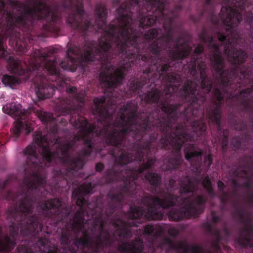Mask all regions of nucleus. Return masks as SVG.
<instances>
[{
	"instance_id": "obj_1",
	"label": "nucleus",
	"mask_w": 253,
	"mask_h": 253,
	"mask_svg": "<svg viewBox=\"0 0 253 253\" xmlns=\"http://www.w3.org/2000/svg\"><path fill=\"white\" fill-rule=\"evenodd\" d=\"M46 139L42 137L40 133L35 134L32 146L27 147L26 149V153L29 155L30 161L36 159V149L42 151L41 155L42 158L48 161L51 160L53 155L51 154L48 149L46 147Z\"/></svg>"
},
{
	"instance_id": "obj_2",
	"label": "nucleus",
	"mask_w": 253,
	"mask_h": 253,
	"mask_svg": "<svg viewBox=\"0 0 253 253\" xmlns=\"http://www.w3.org/2000/svg\"><path fill=\"white\" fill-rule=\"evenodd\" d=\"M221 12L223 23L227 27L234 26L241 21L240 13L230 7H223Z\"/></svg>"
},
{
	"instance_id": "obj_3",
	"label": "nucleus",
	"mask_w": 253,
	"mask_h": 253,
	"mask_svg": "<svg viewBox=\"0 0 253 253\" xmlns=\"http://www.w3.org/2000/svg\"><path fill=\"white\" fill-rule=\"evenodd\" d=\"M123 71L122 69L111 68L109 69L105 79H102V81L106 82L108 85L112 87L121 82L123 77Z\"/></svg>"
},
{
	"instance_id": "obj_4",
	"label": "nucleus",
	"mask_w": 253,
	"mask_h": 253,
	"mask_svg": "<svg viewBox=\"0 0 253 253\" xmlns=\"http://www.w3.org/2000/svg\"><path fill=\"white\" fill-rule=\"evenodd\" d=\"M22 130H25L26 133H29L32 130L31 123L24 116L17 119L12 131L15 134L18 135Z\"/></svg>"
},
{
	"instance_id": "obj_5",
	"label": "nucleus",
	"mask_w": 253,
	"mask_h": 253,
	"mask_svg": "<svg viewBox=\"0 0 253 253\" xmlns=\"http://www.w3.org/2000/svg\"><path fill=\"white\" fill-rule=\"evenodd\" d=\"M3 111L8 114L13 115L15 117H19L24 115L25 111L22 109L20 104L6 105L3 107Z\"/></svg>"
},
{
	"instance_id": "obj_6",
	"label": "nucleus",
	"mask_w": 253,
	"mask_h": 253,
	"mask_svg": "<svg viewBox=\"0 0 253 253\" xmlns=\"http://www.w3.org/2000/svg\"><path fill=\"white\" fill-rule=\"evenodd\" d=\"M128 20L127 18L124 17L123 19L122 25L119 28V32L120 33L121 35L125 39L126 38L128 39H130V36L129 35L130 34V32L131 31V30L129 28L128 24Z\"/></svg>"
},
{
	"instance_id": "obj_7",
	"label": "nucleus",
	"mask_w": 253,
	"mask_h": 253,
	"mask_svg": "<svg viewBox=\"0 0 253 253\" xmlns=\"http://www.w3.org/2000/svg\"><path fill=\"white\" fill-rule=\"evenodd\" d=\"M2 82L5 85L13 87V86L19 84L20 83V80L15 76L6 75L3 77Z\"/></svg>"
},
{
	"instance_id": "obj_8",
	"label": "nucleus",
	"mask_w": 253,
	"mask_h": 253,
	"mask_svg": "<svg viewBox=\"0 0 253 253\" xmlns=\"http://www.w3.org/2000/svg\"><path fill=\"white\" fill-rule=\"evenodd\" d=\"M14 246V242L6 237L4 241L0 240V249L2 251L11 250Z\"/></svg>"
},
{
	"instance_id": "obj_9",
	"label": "nucleus",
	"mask_w": 253,
	"mask_h": 253,
	"mask_svg": "<svg viewBox=\"0 0 253 253\" xmlns=\"http://www.w3.org/2000/svg\"><path fill=\"white\" fill-rule=\"evenodd\" d=\"M34 10L36 12H41L42 14L43 15L41 16V17L43 18L47 16L49 14L50 9L44 4L42 3L37 6Z\"/></svg>"
},
{
	"instance_id": "obj_10",
	"label": "nucleus",
	"mask_w": 253,
	"mask_h": 253,
	"mask_svg": "<svg viewBox=\"0 0 253 253\" xmlns=\"http://www.w3.org/2000/svg\"><path fill=\"white\" fill-rule=\"evenodd\" d=\"M226 53L228 55V56H231L234 59L233 62L235 64H240L242 63L243 60L244 55L242 53L236 52L233 53V55H229V53L226 50Z\"/></svg>"
},
{
	"instance_id": "obj_11",
	"label": "nucleus",
	"mask_w": 253,
	"mask_h": 253,
	"mask_svg": "<svg viewBox=\"0 0 253 253\" xmlns=\"http://www.w3.org/2000/svg\"><path fill=\"white\" fill-rule=\"evenodd\" d=\"M155 20L153 17H146L141 20V24L142 26L151 25L155 22Z\"/></svg>"
},
{
	"instance_id": "obj_12",
	"label": "nucleus",
	"mask_w": 253,
	"mask_h": 253,
	"mask_svg": "<svg viewBox=\"0 0 253 253\" xmlns=\"http://www.w3.org/2000/svg\"><path fill=\"white\" fill-rule=\"evenodd\" d=\"M46 68L51 74H56L57 73L54 62H50L47 63Z\"/></svg>"
},
{
	"instance_id": "obj_13",
	"label": "nucleus",
	"mask_w": 253,
	"mask_h": 253,
	"mask_svg": "<svg viewBox=\"0 0 253 253\" xmlns=\"http://www.w3.org/2000/svg\"><path fill=\"white\" fill-rule=\"evenodd\" d=\"M40 118L42 122H48L51 120L50 114L47 113L41 114Z\"/></svg>"
},
{
	"instance_id": "obj_14",
	"label": "nucleus",
	"mask_w": 253,
	"mask_h": 253,
	"mask_svg": "<svg viewBox=\"0 0 253 253\" xmlns=\"http://www.w3.org/2000/svg\"><path fill=\"white\" fill-rule=\"evenodd\" d=\"M200 153L196 151H192L190 152H186V158L187 160H189L192 157L197 156L200 154Z\"/></svg>"
},
{
	"instance_id": "obj_15",
	"label": "nucleus",
	"mask_w": 253,
	"mask_h": 253,
	"mask_svg": "<svg viewBox=\"0 0 253 253\" xmlns=\"http://www.w3.org/2000/svg\"><path fill=\"white\" fill-rule=\"evenodd\" d=\"M203 185H204V186L208 190H210V189L211 188V182L209 181V179H208V178H206L204 180Z\"/></svg>"
},
{
	"instance_id": "obj_16",
	"label": "nucleus",
	"mask_w": 253,
	"mask_h": 253,
	"mask_svg": "<svg viewBox=\"0 0 253 253\" xmlns=\"http://www.w3.org/2000/svg\"><path fill=\"white\" fill-rule=\"evenodd\" d=\"M5 51L2 44V41L0 40V56L4 57Z\"/></svg>"
},
{
	"instance_id": "obj_17",
	"label": "nucleus",
	"mask_w": 253,
	"mask_h": 253,
	"mask_svg": "<svg viewBox=\"0 0 253 253\" xmlns=\"http://www.w3.org/2000/svg\"><path fill=\"white\" fill-rule=\"evenodd\" d=\"M157 31L156 29H152L149 32V38H153L157 36Z\"/></svg>"
},
{
	"instance_id": "obj_18",
	"label": "nucleus",
	"mask_w": 253,
	"mask_h": 253,
	"mask_svg": "<svg viewBox=\"0 0 253 253\" xmlns=\"http://www.w3.org/2000/svg\"><path fill=\"white\" fill-rule=\"evenodd\" d=\"M191 252L192 253H203L202 252V249L198 247H193L191 249Z\"/></svg>"
},
{
	"instance_id": "obj_19",
	"label": "nucleus",
	"mask_w": 253,
	"mask_h": 253,
	"mask_svg": "<svg viewBox=\"0 0 253 253\" xmlns=\"http://www.w3.org/2000/svg\"><path fill=\"white\" fill-rule=\"evenodd\" d=\"M105 99L103 97H101L100 98H96L94 99V102L96 105H99V104L102 103L104 102Z\"/></svg>"
},
{
	"instance_id": "obj_20",
	"label": "nucleus",
	"mask_w": 253,
	"mask_h": 253,
	"mask_svg": "<svg viewBox=\"0 0 253 253\" xmlns=\"http://www.w3.org/2000/svg\"><path fill=\"white\" fill-rule=\"evenodd\" d=\"M213 62L216 65H220L222 63V60L219 56L214 57Z\"/></svg>"
},
{
	"instance_id": "obj_21",
	"label": "nucleus",
	"mask_w": 253,
	"mask_h": 253,
	"mask_svg": "<svg viewBox=\"0 0 253 253\" xmlns=\"http://www.w3.org/2000/svg\"><path fill=\"white\" fill-rule=\"evenodd\" d=\"M156 203L159 205L160 206L163 207H168V206H169L170 205H172V204L171 203H168V204L167 205H165L163 203H162V201L160 200V199H156Z\"/></svg>"
},
{
	"instance_id": "obj_22",
	"label": "nucleus",
	"mask_w": 253,
	"mask_h": 253,
	"mask_svg": "<svg viewBox=\"0 0 253 253\" xmlns=\"http://www.w3.org/2000/svg\"><path fill=\"white\" fill-rule=\"evenodd\" d=\"M84 60L85 61H89L92 60L91 58V53H88L86 55H85Z\"/></svg>"
},
{
	"instance_id": "obj_23",
	"label": "nucleus",
	"mask_w": 253,
	"mask_h": 253,
	"mask_svg": "<svg viewBox=\"0 0 253 253\" xmlns=\"http://www.w3.org/2000/svg\"><path fill=\"white\" fill-rule=\"evenodd\" d=\"M103 168V166L102 164H98L96 166V169L97 171H101Z\"/></svg>"
},
{
	"instance_id": "obj_24",
	"label": "nucleus",
	"mask_w": 253,
	"mask_h": 253,
	"mask_svg": "<svg viewBox=\"0 0 253 253\" xmlns=\"http://www.w3.org/2000/svg\"><path fill=\"white\" fill-rule=\"evenodd\" d=\"M202 50H203L202 47L201 46H199L195 50V52L196 53H200L202 51Z\"/></svg>"
},
{
	"instance_id": "obj_25",
	"label": "nucleus",
	"mask_w": 253,
	"mask_h": 253,
	"mask_svg": "<svg viewBox=\"0 0 253 253\" xmlns=\"http://www.w3.org/2000/svg\"><path fill=\"white\" fill-rule=\"evenodd\" d=\"M84 200L83 199H78L77 201V205H78L79 206H83L84 205Z\"/></svg>"
},
{
	"instance_id": "obj_26",
	"label": "nucleus",
	"mask_w": 253,
	"mask_h": 253,
	"mask_svg": "<svg viewBox=\"0 0 253 253\" xmlns=\"http://www.w3.org/2000/svg\"><path fill=\"white\" fill-rule=\"evenodd\" d=\"M116 29V28L114 26H111L110 28V30L107 31V33L109 35H112L113 34V31Z\"/></svg>"
},
{
	"instance_id": "obj_27",
	"label": "nucleus",
	"mask_w": 253,
	"mask_h": 253,
	"mask_svg": "<svg viewBox=\"0 0 253 253\" xmlns=\"http://www.w3.org/2000/svg\"><path fill=\"white\" fill-rule=\"evenodd\" d=\"M53 95V94H51V95H44L43 96H39V95H38V96L39 98H49L52 95Z\"/></svg>"
},
{
	"instance_id": "obj_28",
	"label": "nucleus",
	"mask_w": 253,
	"mask_h": 253,
	"mask_svg": "<svg viewBox=\"0 0 253 253\" xmlns=\"http://www.w3.org/2000/svg\"><path fill=\"white\" fill-rule=\"evenodd\" d=\"M109 47V45L108 43H105L104 45H102L101 48L103 50H105Z\"/></svg>"
},
{
	"instance_id": "obj_29",
	"label": "nucleus",
	"mask_w": 253,
	"mask_h": 253,
	"mask_svg": "<svg viewBox=\"0 0 253 253\" xmlns=\"http://www.w3.org/2000/svg\"><path fill=\"white\" fill-rule=\"evenodd\" d=\"M223 185H224L223 183L221 181H219L218 183V186L220 189H221L222 188V187L223 186Z\"/></svg>"
},
{
	"instance_id": "obj_30",
	"label": "nucleus",
	"mask_w": 253,
	"mask_h": 253,
	"mask_svg": "<svg viewBox=\"0 0 253 253\" xmlns=\"http://www.w3.org/2000/svg\"><path fill=\"white\" fill-rule=\"evenodd\" d=\"M225 39V37L224 36H220L219 37V39L220 41H223Z\"/></svg>"
},
{
	"instance_id": "obj_31",
	"label": "nucleus",
	"mask_w": 253,
	"mask_h": 253,
	"mask_svg": "<svg viewBox=\"0 0 253 253\" xmlns=\"http://www.w3.org/2000/svg\"><path fill=\"white\" fill-rule=\"evenodd\" d=\"M172 229L169 230V234L170 235H172V236H174L176 235V233H173L172 232Z\"/></svg>"
},
{
	"instance_id": "obj_32",
	"label": "nucleus",
	"mask_w": 253,
	"mask_h": 253,
	"mask_svg": "<svg viewBox=\"0 0 253 253\" xmlns=\"http://www.w3.org/2000/svg\"><path fill=\"white\" fill-rule=\"evenodd\" d=\"M70 65H68V66H64L63 65H62V67L63 68H65V69H68L69 68V66Z\"/></svg>"
},
{
	"instance_id": "obj_33",
	"label": "nucleus",
	"mask_w": 253,
	"mask_h": 253,
	"mask_svg": "<svg viewBox=\"0 0 253 253\" xmlns=\"http://www.w3.org/2000/svg\"><path fill=\"white\" fill-rule=\"evenodd\" d=\"M211 88V86H209L207 87V88L206 89V92H209Z\"/></svg>"
},
{
	"instance_id": "obj_34",
	"label": "nucleus",
	"mask_w": 253,
	"mask_h": 253,
	"mask_svg": "<svg viewBox=\"0 0 253 253\" xmlns=\"http://www.w3.org/2000/svg\"><path fill=\"white\" fill-rule=\"evenodd\" d=\"M48 90H50L52 91H53V89L52 88L44 89V93H45L47 91H48Z\"/></svg>"
},
{
	"instance_id": "obj_35",
	"label": "nucleus",
	"mask_w": 253,
	"mask_h": 253,
	"mask_svg": "<svg viewBox=\"0 0 253 253\" xmlns=\"http://www.w3.org/2000/svg\"><path fill=\"white\" fill-rule=\"evenodd\" d=\"M149 228H150V230H149V231H145L147 233H151V228H151V227H150Z\"/></svg>"
},
{
	"instance_id": "obj_36",
	"label": "nucleus",
	"mask_w": 253,
	"mask_h": 253,
	"mask_svg": "<svg viewBox=\"0 0 253 253\" xmlns=\"http://www.w3.org/2000/svg\"><path fill=\"white\" fill-rule=\"evenodd\" d=\"M76 90V88H71V89H70V91H73V92H74V91H75Z\"/></svg>"
},
{
	"instance_id": "obj_37",
	"label": "nucleus",
	"mask_w": 253,
	"mask_h": 253,
	"mask_svg": "<svg viewBox=\"0 0 253 253\" xmlns=\"http://www.w3.org/2000/svg\"><path fill=\"white\" fill-rule=\"evenodd\" d=\"M172 218H173V219L174 220H178V219H179V217H175V216L173 217Z\"/></svg>"
},
{
	"instance_id": "obj_38",
	"label": "nucleus",
	"mask_w": 253,
	"mask_h": 253,
	"mask_svg": "<svg viewBox=\"0 0 253 253\" xmlns=\"http://www.w3.org/2000/svg\"><path fill=\"white\" fill-rule=\"evenodd\" d=\"M216 95V97L217 98V99L218 100H220L221 99V97L220 96H218L217 94Z\"/></svg>"
},
{
	"instance_id": "obj_39",
	"label": "nucleus",
	"mask_w": 253,
	"mask_h": 253,
	"mask_svg": "<svg viewBox=\"0 0 253 253\" xmlns=\"http://www.w3.org/2000/svg\"><path fill=\"white\" fill-rule=\"evenodd\" d=\"M204 84H205L204 83H203V84H202V87L203 88H205V86H204Z\"/></svg>"
},
{
	"instance_id": "obj_40",
	"label": "nucleus",
	"mask_w": 253,
	"mask_h": 253,
	"mask_svg": "<svg viewBox=\"0 0 253 253\" xmlns=\"http://www.w3.org/2000/svg\"><path fill=\"white\" fill-rule=\"evenodd\" d=\"M231 33H232V35H233V36L234 37H235L234 32L233 31H231Z\"/></svg>"
},
{
	"instance_id": "obj_41",
	"label": "nucleus",
	"mask_w": 253,
	"mask_h": 253,
	"mask_svg": "<svg viewBox=\"0 0 253 253\" xmlns=\"http://www.w3.org/2000/svg\"><path fill=\"white\" fill-rule=\"evenodd\" d=\"M228 42H229V43L230 44V43H231L233 42H232V41H230V40L229 39Z\"/></svg>"
},
{
	"instance_id": "obj_42",
	"label": "nucleus",
	"mask_w": 253,
	"mask_h": 253,
	"mask_svg": "<svg viewBox=\"0 0 253 253\" xmlns=\"http://www.w3.org/2000/svg\"><path fill=\"white\" fill-rule=\"evenodd\" d=\"M183 56H186L187 55V53H183Z\"/></svg>"
},
{
	"instance_id": "obj_43",
	"label": "nucleus",
	"mask_w": 253,
	"mask_h": 253,
	"mask_svg": "<svg viewBox=\"0 0 253 253\" xmlns=\"http://www.w3.org/2000/svg\"><path fill=\"white\" fill-rule=\"evenodd\" d=\"M155 99H156V97L155 96H154L153 98L152 99V100H155Z\"/></svg>"
},
{
	"instance_id": "obj_44",
	"label": "nucleus",
	"mask_w": 253,
	"mask_h": 253,
	"mask_svg": "<svg viewBox=\"0 0 253 253\" xmlns=\"http://www.w3.org/2000/svg\"><path fill=\"white\" fill-rule=\"evenodd\" d=\"M32 163H36V161H35V160H33V161H32Z\"/></svg>"
},
{
	"instance_id": "obj_45",
	"label": "nucleus",
	"mask_w": 253,
	"mask_h": 253,
	"mask_svg": "<svg viewBox=\"0 0 253 253\" xmlns=\"http://www.w3.org/2000/svg\"><path fill=\"white\" fill-rule=\"evenodd\" d=\"M186 90H188V88H186Z\"/></svg>"
},
{
	"instance_id": "obj_46",
	"label": "nucleus",
	"mask_w": 253,
	"mask_h": 253,
	"mask_svg": "<svg viewBox=\"0 0 253 253\" xmlns=\"http://www.w3.org/2000/svg\"><path fill=\"white\" fill-rule=\"evenodd\" d=\"M121 119H122V120H124V118H121Z\"/></svg>"
}]
</instances>
